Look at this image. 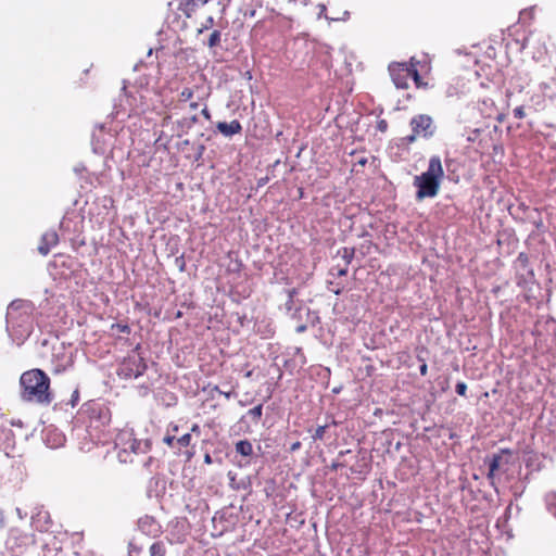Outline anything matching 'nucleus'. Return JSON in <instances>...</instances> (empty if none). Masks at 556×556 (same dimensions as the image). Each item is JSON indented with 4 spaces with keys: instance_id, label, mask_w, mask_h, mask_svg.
<instances>
[{
    "instance_id": "1",
    "label": "nucleus",
    "mask_w": 556,
    "mask_h": 556,
    "mask_svg": "<svg viewBox=\"0 0 556 556\" xmlns=\"http://www.w3.org/2000/svg\"><path fill=\"white\" fill-rule=\"evenodd\" d=\"M36 307L28 300L12 301L5 315L7 332L12 343L22 346L30 337L35 327Z\"/></svg>"
},
{
    "instance_id": "2",
    "label": "nucleus",
    "mask_w": 556,
    "mask_h": 556,
    "mask_svg": "<svg viewBox=\"0 0 556 556\" xmlns=\"http://www.w3.org/2000/svg\"><path fill=\"white\" fill-rule=\"evenodd\" d=\"M21 399L24 402L49 405L53 401L50 378L38 368L27 370L20 378Z\"/></svg>"
},
{
    "instance_id": "3",
    "label": "nucleus",
    "mask_w": 556,
    "mask_h": 556,
    "mask_svg": "<svg viewBox=\"0 0 556 556\" xmlns=\"http://www.w3.org/2000/svg\"><path fill=\"white\" fill-rule=\"evenodd\" d=\"M444 178V169L439 155L429 159L428 168L414 177L413 186L416 188V199L421 201L427 198H435L440 191Z\"/></svg>"
},
{
    "instance_id": "4",
    "label": "nucleus",
    "mask_w": 556,
    "mask_h": 556,
    "mask_svg": "<svg viewBox=\"0 0 556 556\" xmlns=\"http://www.w3.org/2000/svg\"><path fill=\"white\" fill-rule=\"evenodd\" d=\"M150 448V441L138 440L129 428L122 429L115 438L117 458L123 464L136 462L137 457L146 455Z\"/></svg>"
},
{
    "instance_id": "5",
    "label": "nucleus",
    "mask_w": 556,
    "mask_h": 556,
    "mask_svg": "<svg viewBox=\"0 0 556 556\" xmlns=\"http://www.w3.org/2000/svg\"><path fill=\"white\" fill-rule=\"evenodd\" d=\"M147 369V365L137 350L131 351L118 364L116 374L121 379L131 380L141 376Z\"/></svg>"
},
{
    "instance_id": "6",
    "label": "nucleus",
    "mask_w": 556,
    "mask_h": 556,
    "mask_svg": "<svg viewBox=\"0 0 556 556\" xmlns=\"http://www.w3.org/2000/svg\"><path fill=\"white\" fill-rule=\"evenodd\" d=\"M33 543V534L24 533L17 529H13L10 531V534L8 536L7 547L14 556H21Z\"/></svg>"
},
{
    "instance_id": "7",
    "label": "nucleus",
    "mask_w": 556,
    "mask_h": 556,
    "mask_svg": "<svg viewBox=\"0 0 556 556\" xmlns=\"http://www.w3.org/2000/svg\"><path fill=\"white\" fill-rule=\"evenodd\" d=\"M51 366L54 374H61L73 366V353L63 344L53 348Z\"/></svg>"
},
{
    "instance_id": "8",
    "label": "nucleus",
    "mask_w": 556,
    "mask_h": 556,
    "mask_svg": "<svg viewBox=\"0 0 556 556\" xmlns=\"http://www.w3.org/2000/svg\"><path fill=\"white\" fill-rule=\"evenodd\" d=\"M410 126L413 132L426 139L431 138L435 132V126L431 116L427 114H419L412 118Z\"/></svg>"
},
{
    "instance_id": "9",
    "label": "nucleus",
    "mask_w": 556,
    "mask_h": 556,
    "mask_svg": "<svg viewBox=\"0 0 556 556\" xmlns=\"http://www.w3.org/2000/svg\"><path fill=\"white\" fill-rule=\"evenodd\" d=\"M508 457L509 452L507 450H502L500 453L493 454L490 458H488L486 463L489 466V472L486 477L490 480L492 486L495 485L494 479L496 473L503 470L506 465H508Z\"/></svg>"
},
{
    "instance_id": "10",
    "label": "nucleus",
    "mask_w": 556,
    "mask_h": 556,
    "mask_svg": "<svg viewBox=\"0 0 556 556\" xmlns=\"http://www.w3.org/2000/svg\"><path fill=\"white\" fill-rule=\"evenodd\" d=\"M389 73L393 84L399 89L408 88L409 80V64L407 63H392L389 65Z\"/></svg>"
},
{
    "instance_id": "11",
    "label": "nucleus",
    "mask_w": 556,
    "mask_h": 556,
    "mask_svg": "<svg viewBox=\"0 0 556 556\" xmlns=\"http://www.w3.org/2000/svg\"><path fill=\"white\" fill-rule=\"evenodd\" d=\"M59 243V235L55 230L46 231L40 239V244L38 245V252L46 256L50 253L52 248H54Z\"/></svg>"
},
{
    "instance_id": "12",
    "label": "nucleus",
    "mask_w": 556,
    "mask_h": 556,
    "mask_svg": "<svg viewBox=\"0 0 556 556\" xmlns=\"http://www.w3.org/2000/svg\"><path fill=\"white\" fill-rule=\"evenodd\" d=\"M139 530L150 536H155L161 531V526L152 516H143L138 520Z\"/></svg>"
},
{
    "instance_id": "13",
    "label": "nucleus",
    "mask_w": 556,
    "mask_h": 556,
    "mask_svg": "<svg viewBox=\"0 0 556 556\" xmlns=\"http://www.w3.org/2000/svg\"><path fill=\"white\" fill-rule=\"evenodd\" d=\"M191 444V433H185L180 438L176 439V454L182 455L187 460H190L193 455V450H188Z\"/></svg>"
},
{
    "instance_id": "14",
    "label": "nucleus",
    "mask_w": 556,
    "mask_h": 556,
    "mask_svg": "<svg viewBox=\"0 0 556 556\" xmlns=\"http://www.w3.org/2000/svg\"><path fill=\"white\" fill-rule=\"evenodd\" d=\"M216 128L225 137H231L233 135L241 132L242 130V126L237 119H233L230 123L219 122Z\"/></svg>"
},
{
    "instance_id": "15",
    "label": "nucleus",
    "mask_w": 556,
    "mask_h": 556,
    "mask_svg": "<svg viewBox=\"0 0 556 556\" xmlns=\"http://www.w3.org/2000/svg\"><path fill=\"white\" fill-rule=\"evenodd\" d=\"M235 450L241 456L248 457L253 453V445L249 440H240L236 443Z\"/></svg>"
},
{
    "instance_id": "16",
    "label": "nucleus",
    "mask_w": 556,
    "mask_h": 556,
    "mask_svg": "<svg viewBox=\"0 0 556 556\" xmlns=\"http://www.w3.org/2000/svg\"><path fill=\"white\" fill-rule=\"evenodd\" d=\"M318 9H319V13H318V18H326L329 23L330 22H334V21H348L349 17H350V12L349 11H344L342 13V16H339V17H330L326 14V11H327V8L324 3H320L318 4Z\"/></svg>"
},
{
    "instance_id": "17",
    "label": "nucleus",
    "mask_w": 556,
    "mask_h": 556,
    "mask_svg": "<svg viewBox=\"0 0 556 556\" xmlns=\"http://www.w3.org/2000/svg\"><path fill=\"white\" fill-rule=\"evenodd\" d=\"M91 143H92V150L97 154H104L108 150L105 140L104 139L100 140V138L96 134H93V136H92Z\"/></svg>"
},
{
    "instance_id": "18",
    "label": "nucleus",
    "mask_w": 556,
    "mask_h": 556,
    "mask_svg": "<svg viewBox=\"0 0 556 556\" xmlns=\"http://www.w3.org/2000/svg\"><path fill=\"white\" fill-rule=\"evenodd\" d=\"M150 556H165L166 547L163 542H154L149 548Z\"/></svg>"
},
{
    "instance_id": "19",
    "label": "nucleus",
    "mask_w": 556,
    "mask_h": 556,
    "mask_svg": "<svg viewBox=\"0 0 556 556\" xmlns=\"http://www.w3.org/2000/svg\"><path fill=\"white\" fill-rule=\"evenodd\" d=\"M220 40H222V33L220 30H213L207 39V42H206V46L212 49V48H215L217 46H219L220 43Z\"/></svg>"
},
{
    "instance_id": "20",
    "label": "nucleus",
    "mask_w": 556,
    "mask_h": 556,
    "mask_svg": "<svg viewBox=\"0 0 556 556\" xmlns=\"http://www.w3.org/2000/svg\"><path fill=\"white\" fill-rule=\"evenodd\" d=\"M546 507L556 517V492H549L545 496Z\"/></svg>"
},
{
    "instance_id": "21",
    "label": "nucleus",
    "mask_w": 556,
    "mask_h": 556,
    "mask_svg": "<svg viewBox=\"0 0 556 556\" xmlns=\"http://www.w3.org/2000/svg\"><path fill=\"white\" fill-rule=\"evenodd\" d=\"M354 253H355V250L354 248H342L341 250H339L338 254L342 256V258L345 261V266H348L353 257H354Z\"/></svg>"
},
{
    "instance_id": "22",
    "label": "nucleus",
    "mask_w": 556,
    "mask_h": 556,
    "mask_svg": "<svg viewBox=\"0 0 556 556\" xmlns=\"http://www.w3.org/2000/svg\"><path fill=\"white\" fill-rule=\"evenodd\" d=\"M247 415L249 417H251V419L254 421V422H257L262 415H263V405L262 404H258L257 406L251 408Z\"/></svg>"
},
{
    "instance_id": "23",
    "label": "nucleus",
    "mask_w": 556,
    "mask_h": 556,
    "mask_svg": "<svg viewBox=\"0 0 556 556\" xmlns=\"http://www.w3.org/2000/svg\"><path fill=\"white\" fill-rule=\"evenodd\" d=\"M530 102L535 111L542 110L545 104V100H544L543 96H541V94H533L530 98Z\"/></svg>"
},
{
    "instance_id": "24",
    "label": "nucleus",
    "mask_w": 556,
    "mask_h": 556,
    "mask_svg": "<svg viewBox=\"0 0 556 556\" xmlns=\"http://www.w3.org/2000/svg\"><path fill=\"white\" fill-rule=\"evenodd\" d=\"M409 78H413L415 84L419 86L420 75L418 73V70L416 68V65L412 62L409 63Z\"/></svg>"
},
{
    "instance_id": "25",
    "label": "nucleus",
    "mask_w": 556,
    "mask_h": 556,
    "mask_svg": "<svg viewBox=\"0 0 556 556\" xmlns=\"http://www.w3.org/2000/svg\"><path fill=\"white\" fill-rule=\"evenodd\" d=\"M193 97V91L190 88H184L179 94L180 101H189Z\"/></svg>"
},
{
    "instance_id": "26",
    "label": "nucleus",
    "mask_w": 556,
    "mask_h": 556,
    "mask_svg": "<svg viewBox=\"0 0 556 556\" xmlns=\"http://www.w3.org/2000/svg\"><path fill=\"white\" fill-rule=\"evenodd\" d=\"M327 426H319L312 435L314 441L323 440Z\"/></svg>"
},
{
    "instance_id": "27",
    "label": "nucleus",
    "mask_w": 556,
    "mask_h": 556,
    "mask_svg": "<svg viewBox=\"0 0 556 556\" xmlns=\"http://www.w3.org/2000/svg\"><path fill=\"white\" fill-rule=\"evenodd\" d=\"M215 21L213 16H208L205 22L203 23L202 27L199 29V34L203 33L204 30L213 27Z\"/></svg>"
},
{
    "instance_id": "28",
    "label": "nucleus",
    "mask_w": 556,
    "mask_h": 556,
    "mask_svg": "<svg viewBox=\"0 0 556 556\" xmlns=\"http://www.w3.org/2000/svg\"><path fill=\"white\" fill-rule=\"evenodd\" d=\"M455 390L458 395L465 396L467 391V384L463 381H459L456 383Z\"/></svg>"
},
{
    "instance_id": "29",
    "label": "nucleus",
    "mask_w": 556,
    "mask_h": 556,
    "mask_svg": "<svg viewBox=\"0 0 556 556\" xmlns=\"http://www.w3.org/2000/svg\"><path fill=\"white\" fill-rule=\"evenodd\" d=\"M513 115L517 119H522L526 116L525 108L522 105L515 108Z\"/></svg>"
},
{
    "instance_id": "30",
    "label": "nucleus",
    "mask_w": 556,
    "mask_h": 556,
    "mask_svg": "<svg viewBox=\"0 0 556 556\" xmlns=\"http://www.w3.org/2000/svg\"><path fill=\"white\" fill-rule=\"evenodd\" d=\"M163 442L176 452V438L174 435L164 437Z\"/></svg>"
},
{
    "instance_id": "31",
    "label": "nucleus",
    "mask_w": 556,
    "mask_h": 556,
    "mask_svg": "<svg viewBox=\"0 0 556 556\" xmlns=\"http://www.w3.org/2000/svg\"><path fill=\"white\" fill-rule=\"evenodd\" d=\"M210 0H188L187 2V7H191V9L193 10L194 8H198V7H201V5H204L205 3H207Z\"/></svg>"
},
{
    "instance_id": "32",
    "label": "nucleus",
    "mask_w": 556,
    "mask_h": 556,
    "mask_svg": "<svg viewBox=\"0 0 556 556\" xmlns=\"http://www.w3.org/2000/svg\"><path fill=\"white\" fill-rule=\"evenodd\" d=\"M213 391H216V392H218L219 394L224 395L227 400H229L230 397H232V396L236 394L233 391H228V392L223 391V390H220L217 386H215V387L213 388Z\"/></svg>"
},
{
    "instance_id": "33",
    "label": "nucleus",
    "mask_w": 556,
    "mask_h": 556,
    "mask_svg": "<svg viewBox=\"0 0 556 556\" xmlns=\"http://www.w3.org/2000/svg\"><path fill=\"white\" fill-rule=\"evenodd\" d=\"M292 305H293V291L292 292H289V299L288 301L286 302V308L288 312L291 311L292 308Z\"/></svg>"
},
{
    "instance_id": "34",
    "label": "nucleus",
    "mask_w": 556,
    "mask_h": 556,
    "mask_svg": "<svg viewBox=\"0 0 556 556\" xmlns=\"http://www.w3.org/2000/svg\"><path fill=\"white\" fill-rule=\"evenodd\" d=\"M78 400H79V392H78V390H75L71 397V404L73 407L77 404Z\"/></svg>"
},
{
    "instance_id": "35",
    "label": "nucleus",
    "mask_w": 556,
    "mask_h": 556,
    "mask_svg": "<svg viewBox=\"0 0 556 556\" xmlns=\"http://www.w3.org/2000/svg\"><path fill=\"white\" fill-rule=\"evenodd\" d=\"M377 128L380 130V131H386L387 128H388V123L384 121V119H381L378 122L377 124Z\"/></svg>"
},
{
    "instance_id": "36",
    "label": "nucleus",
    "mask_w": 556,
    "mask_h": 556,
    "mask_svg": "<svg viewBox=\"0 0 556 556\" xmlns=\"http://www.w3.org/2000/svg\"><path fill=\"white\" fill-rule=\"evenodd\" d=\"M301 447V442L300 441H296L294 443L291 444L290 446V452H295L298 451L299 448Z\"/></svg>"
},
{
    "instance_id": "37",
    "label": "nucleus",
    "mask_w": 556,
    "mask_h": 556,
    "mask_svg": "<svg viewBox=\"0 0 556 556\" xmlns=\"http://www.w3.org/2000/svg\"><path fill=\"white\" fill-rule=\"evenodd\" d=\"M342 466H343V464H342V463H339L338 460H334V462H332V463H331V465H330V469H331V470H337L338 468H340V467H342Z\"/></svg>"
},
{
    "instance_id": "38",
    "label": "nucleus",
    "mask_w": 556,
    "mask_h": 556,
    "mask_svg": "<svg viewBox=\"0 0 556 556\" xmlns=\"http://www.w3.org/2000/svg\"><path fill=\"white\" fill-rule=\"evenodd\" d=\"M419 371H420V375L421 376H426L427 375V371H428V366L426 363H424L420 367H419Z\"/></svg>"
},
{
    "instance_id": "39",
    "label": "nucleus",
    "mask_w": 556,
    "mask_h": 556,
    "mask_svg": "<svg viewBox=\"0 0 556 556\" xmlns=\"http://www.w3.org/2000/svg\"><path fill=\"white\" fill-rule=\"evenodd\" d=\"M190 431L193 432V433H197L199 435L201 433L200 426L197 425V424L192 425Z\"/></svg>"
},
{
    "instance_id": "40",
    "label": "nucleus",
    "mask_w": 556,
    "mask_h": 556,
    "mask_svg": "<svg viewBox=\"0 0 556 556\" xmlns=\"http://www.w3.org/2000/svg\"><path fill=\"white\" fill-rule=\"evenodd\" d=\"M346 274H348V266L338 269V273H337L338 276H345Z\"/></svg>"
},
{
    "instance_id": "41",
    "label": "nucleus",
    "mask_w": 556,
    "mask_h": 556,
    "mask_svg": "<svg viewBox=\"0 0 556 556\" xmlns=\"http://www.w3.org/2000/svg\"><path fill=\"white\" fill-rule=\"evenodd\" d=\"M204 463L208 464V465L213 463L212 457H211L210 454H205L204 455Z\"/></svg>"
},
{
    "instance_id": "42",
    "label": "nucleus",
    "mask_w": 556,
    "mask_h": 556,
    "mask_svg": "<svg viewBox=\"0 0 556 556\" xmlns=\"http://www.w3.org/2000/svg\"><path fill=\"white\" fill-rule=\"evenodd\" d=\"M3 527H4V514L0 509V528H3Z\"/></svg>"
},
{
    "instance_id": "43",
    "label": "nucleus",
    "mask_w": 556,
    "mask_h": 556,
    "mask_svg": "<svg viewBox=\"0 0 556 556\" xmlns=\"http://www.w3.org/2000/svg\"><path fill=\"white\" fill-rule=\"evenodd\" d=\"M367 163V159L366 157H362L357 161V164L361 165V166H364L365 164Z\"/></svg>"
},
{
    "instance_id": "44",
    "label": "nucleus",
    "mask_w": 556,
    "mask_h": 556,
    "mask_svg": "<svg viewBox=\"0 0 556 556\" xmlns=\"http://www.w3.org/2000/svg\"><path fill=\"white\" fill-rule=\"evenodd\" d=\"M306 330V326L305 325H301L296 328V332L301 333V332H304Z\"/></svg>"
},
{
    "instance_id": "45",
    "label": "nucleus",
    "mask_w": 556,
    "mask_h": 556,
    "mask_svg": "<svg viewBox=\"0 0 556 556\" xmlns=\"http://www.w3.org/2000/svg\"><path fill=\"white\" fill-rule=\"evenodd\" d=\"M417 136H418V135H415V132H413V135H410L409 137H407V140H408L409 142H413V141H415V139H416V137H417Z\"/></svg>"
},
{
    "instance_id": "46",
    "label": "nucleus",
    "mask_w": 556,
    "mask_h": 556,
    "mask_svg": "<svg viewBox=\"0 0 556 556\" xmlns=\"http://www.w3.org/2000/svg\"><path fill=\"white\" fill-rule=\"evenodd\" d=\"M202 114L207 118L210 117V113L206 108L202 110Z\"/></svg>"
},
{
    "instance_id": "47",
    "label": "nucleus",
    "mask_w": 556,
    "mask_h": 556,
    "mask_svg": "<svg viewBox=\"0 0 556 556\" xmlns=\"http://www.w3.org/2000/svg\"><path fill=\"white\" fill-rule=\"evenodd\" d=\"M350 453V450H346V451H340L339 452V457L341 456H345V454Z\"/></svg>"
},
{
    "instance_id": "48",
    "label": "nucleus",
    "mask_w": 556,
    "mask_h": 556,
    "mask_svg": "<svg viewBox=\"0 0 556 556\" xmlns=\"http://www.w3.org/2000/svg\"><path fill=\"white\" fill-rule=\"evenodd\" d=\"M49 546H50V543L46 542L45 548L47 549V552H51V548Z\"/></svg>"
},
{
    "instance_id": "49",
    "label": "nucleus",
    "mask_w": 556,
    "mask_h": 556,
    "mask_svg": "<svg viewBox=\"0 0 556 556\" xmlns=\"http://www.w3.org/2000/svg\"><path fill=\"white\" fill-rule=\"evenodd\" d=\"M60 549H61V548H60V547H58V546L55 545V542H54V543H53V551L58 552V551H60Z\"/></svg>"
},
{
    "instance_id": "50",
    "label": "nucleus",
    "mask_w": 556,
    "mask_h": 556,
    "mask_svg": "<svg viewBox=\"0 0 556 556\" xmlns=\"http://www.w3.org/2000/svg\"><path fill=\"white\" fill-rule=\"evenodd\" d=\"M519 260L527 261V257L521 253V254L519 255Z\"/></svg>"
},
{
    "instance_id": "51",
    "label": "nucleus",
    "mask_w": 556,
    "mask_h": 556,
    "mask_svg": "<svg viewBox=\"0 0 556 556\" xmlns=\"http://www.w3.org/2000/svg\"><path fill=\"white\" fill-rule=\"evenodd\" d=\"M62 441H63V438H62V437H60V438H59V442H58L54 446L62 444Z\"/></svg>"
},
{
    "instance_id": "52",
    "label": "nucleus",
    "mask_w": 556,
    "mask_h": 556,
    "mask_svg": "<svg viewBox=\"0 0 556 556\" xmlns=\"http://www.w3.org/2000/svg\"><path fill=\"white\" fill-rule=\"evenodd\" d=\"M16 513H17L18 517L22 518V513H21L20 508H16Z\"/></svg>"
},
{
    "instance_id": "53",
    "label": "nucleus",
    "mask_w": 556,
    "mask_h": 556,
    "mask_svg": "<svg viewBox=\"0 0 556 556\" xmlns=\"http://www.w3.org/2000/svg\"><path fill=\"white\" fill-rule=\"evenodd\" d=\"M198 104L197 103H191V108L192 109H197Z\"/></svg>"
},
{
    "instance_id": "54",
    "label": "nucleus",
    "mask_w": 556,
    "mask_h": 556,
    "mask_svg": "<svg viewBox=\"0 0 556 556\" xmlns=\"http://www.w3.org/2000/svg\"><path fill=\"white\" fill-rule=\"evenodd\" d=\"M100 135L105 136V135L103 134V128H102V127L100 128Z\"/></svg>"
},
{
    "instance_id": "55",
    "label": "nucleus",
    "mask_w": 556,
    "mask_h": 556,
    "mask_svg": "<svg viewBox=\"0 0 556 556\" xmlns=\"http://www.w3.org/2000/svg\"><path fill=\"white\" fill-rule=\"evenodd\" d=\"M239 404H240L241 406H244V405H245V403H244V402H242V401H240V402H239Z\"/></svg>"
},
{
    "instance_id": "56",
    "label": "nucleus",
    "mask_w": 556,
    "mask_h": 556,
    "mask_svg": "<svg viewBox=\"0 0 556 556\" xmlns=\"http://www.w3.org/2000/svg\"><path fill=\"white\" fill-rule=\"evenodd\" d=\"M308 1H309V0H303L304 4H307V2H308Z\"/></svg>"
}]
</instances>
